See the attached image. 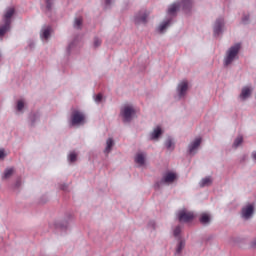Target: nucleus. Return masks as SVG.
<instances>
[{
	"label": "nucleus",
	"instance_id": "f257e3e1",
	"mask_svg": "<svg viewBox=\"0 0 256 256\" xmlns=\"http://www.w3.org/2000/svg\"><path fill=\"white\" fill-rule=\"evenodd\" d=\"M16 10L13 7H10L6 10L2 17L3 24L0 25V39L4 35H7L11 31V24L13 23V17H15Z\"/></svg>",
	"mask_w": 256,
	"mask_h": 256
},
{
	"label": "nucleus",
	"instance_id": "de8ad7c7",
	"mask_svg": "<svg viewBox=\"0 0 256 256\" xmlns=\"http://www.w3.org/2000/svg\"><path fill=\"white\" fill-rule=\"evenodd\" d=\"M126 5H129V2H127Z\"/></svg>",
	"mask_w": 256,
	"mask_h": 256
},
{
	"label": "nucleus",
	"instance_id": "f704fd0d",
	"mask_svg": "<svg viewBox=\"0 0 256 256\" xmlns=\"http://www.w3.org/2000/svg\"><path fill=\"white\" fill-rule=\"evenodd\" d=\"M101 43H102V41L99 39V37L94 38L93 45H94L95 49H97V47H101Z\"/></svg>",
	"mask_w": 256,
	"mask_h": 256
},
{
	"label": "nucleus",
	"instance_id": "a878e982",
	"mask_svg": "<svg viewBox=\"0 0 256 256\" xmlns=\"http://www.w3.org/2000/svg\"><path fill=\"white\" fill-rule=\"evenodd\" d=\"M183 249H185V240H183V239H181V237H179V242L176 247V255H181V253H183Z\"/></svg>",
	"mask_w": 256,
	"mask_h": 256
},
{
	"label": "nucleus",
	"instance_id": "7ed1b4c3",
	"mask_svg": "<svg viewBox=\"0 0 256 256\" xmlns=\"http://www.w3.org/2000/svg\"><path fill=\"white\" fill-rule=\"evenodd\" d=\"M241 51V43H236L235 45L231 46L227 53L226 57L224 59V65L225 67H229L231 63H233L235 60L239 59V53Z\"/></svg>",
	"mask_w": 256,
	"mask_h": 256
},
{
	"label": "nucleus",
	"instance_id": "ddd939ff",
	"mask_svg": "<svg viewBox=\"0 0 256 256\" xmlns=\"http://www.w3.org/2000/svg\"><path fill=\"white\" fill-rule=\"evenodd\" d=\"M179 11H181V3L175 2V3H173L172 5L169 6V8L167 10V13L171 17H176L177 13H179Z\"/></svg>",
	"mask_w": 256,
	"mask_h": 256
},
{
	"label": "nucleus",
	"instance_id": "f3484780",
	"mask_svg": "<svg viewBox=\"0 0 256 256\" xmlns=\"http://www.w3.org/2000/svg\"><path fill=\"white\" fill-rule=\"evenodd\" d=\"M147 17H149L147 13H138L134 18L135 25L147 24Z\"/></svg>",
	"mask_w": 256,
	"mask_h": 256
},
{
	"label": "nucleus",
	"instance_id": "9b49d317",
	"mask_svg": "<svg viewBox=\"0 0 256 256\" xmlns=\"http://www.w3.org/2000/svg\"><path fill=\"white\" fill-rule=\"evenodd\" d=\"M55 9V0H44L43 12L45 15H51Z\"/></svg>",
	"mask_w": 256,
	"mask_h": 256
},
{
	"label": "nucleus",
	"instance_id": "bb28decb",
	"mask_svg": "<svg viewBox=\"0 0 256 256\" xmlns=\"http://www.w3.org/2000/svg\"><path fill=\"white\" fill-rule=\"evenodd\" d=\"M69 225V221L65 220V221H56L54 222V227L55 229H67Z\"/></svg>",
	"mask_w": 256,
	"mask_h": 256
},
{
	"label": "nucleus",
	"instance_id": "c03bdc74",
	"mask_svg": "<svg viewBox=\"0 0 256 256\" xmlns=\"http://www.w3.org/2000/svg\"><path fill=\"white\" fill-rule=\"evenodd\" d=\"M251 157H252L254 163H256V151H253V152H252Z\"/></svg>",
	"mask_w": 256,
	"mask_h": 256
},
{
	"label": "nucleus",
	"instance_id": "6ab92c4d",
	"mask_svg": "<svg viewBox=\"0 0 256 256\" xmlns=\"http://www.w3.org/2000/svg\"><path fill=\"white\" fill-rule=\"evenodd\" d=\"M251 93H252L251 88L249 87L242 88V91L240 93V99H242V101L249 99V97H251Z\"/></svg>",
	"mask_w": 256,
	"mask_h": 256
},
{
	"label": "nucleus",
	"instance_id": "f8f14e48",
	"mask_svg": "<svg viewBox=\"0 0 256 256\" xmlns=\"http://www.w3.org/2000/svg\"><path fill=\"white\" fill-rule=\"evenodd\" d=\"M163 133H165V131H163V128H161V126H157L150 134V141H159V139H161V137L163 136Z\"/></svg>",
	"mask_w": 256,
	"mask_h": 256
},
{
	"label": "nucleus",
	"instance_id": "58836bf2",
	"mask_svg": "<svg viewBox=\"0 0 256 256\" xmlns=\"http://www.w3.org/2000/svg\"><path fill=\"white\" fill-rule=\"evenodd\" d=\"M247 157H248L247 154H244L240 159V163H245V161H247Z\"/></svg>",
	"mask_w": 256,
	"mask_h": 256
},
{
	"label": "nucleus",
	"instance_id": "a19ab883",
	"mask_svg": "<svg viewBox=\"0 0 256 256\" xmlns=\"http://www.w3.org/2000/svg\"><path fill=\"white\" fill-rule=\"evenodd\" d=\"M28 47H29L30 49H35V42L30 41L29 44H28Z\"/></svg>",
	"mask_w": 256,
	"mask_h": 256
},
{
	"label": "nucleus",
	"instance_id": "e433bc0d",
	"mask_svg": "<svg viewBox=\"0 0 256 256\" xmlns=\"http://www.w3.org/2000/svg\"><path fill=\"white\" fill-rule=\"evenodd\" d=\"M21 187V178H17L14 184V189H20Z\"/></svg>",
	"mask_w": 256,
	"mask_h": 256
},
{
	"label": "nucleus",
	"instance_id": "aec40b11",
	"mask_svg": "<svg viewBox=\"0 0 256 256\" xmlns=\"http://www.w3.org/2000/svg\"><path fill=\"white\" fill-rule=\"evenodd\" d=\"M199 221L202 225H209V223H211V215L208 213H202L200 214Z\"/></svg>",
	"mask_w": 256,
	"mask_h": 256
},
{
	"label": "nucleus",
	"instance_id": "2eb2a0df",
	"mask_svg": "<svg viewBox=\"0 0 256 256\" xmlns=\"http://www.w3.org/2000/svg\"><path fill=\"white\" fill-rule=\"evenodd\" d=\"M179 3L185 13H189L193 9V0H181Z\"/></svg>",
	"mask_w": 256,
	"mask_h": 256
},
{
	"label": "nucleus",
	"instance_id": "f03ea898",
	"mask_svg": "<svg viewBox=\"0 0 256 256\" xmlns=\"http://www.w3.org/2000/svg\"><path fill=\"white\" fill-rule=\"evenodd\" d=\"M177 179H179V176L175 172L168 170L162 175L159 181L155 182L154 189L155 191H159V189L163 188V185H173Z\"/></svg>",
	"mask_w": 256,
	"mask_h": 256
},
{
	"label": "nucleus",
	"instance_id": "cd10ccee",
	"mask_svg": "<svg viewBox=\"0 0 256 256\" xmlns=\"http://www.w3.org/2000/svg\"><path fill=\"white\" fill-rule=\"evenodd\" d=\"M15 173V169L8 168L4 171V174L2 176V179H11L13 177V174Z\"/></svg>",
	"mask_w": 256,
	"mask_h": 256
},
{
	"label": "nucleus",
	"instance_id": "20e7f679",
	"mask_svg": "<svg viewBox=\"0 0 256 256\" xmlns=\"http://www.w3.org/2000/svg\"><path fill=\"white\" fill-rule=\"evenodd\" d=\"M85 114L83 112L72 108V112L70 115V127H79L81 125H85Z\"/></svg>",
	"mask_w": 256,
	"mask_h": 256
},
{
	"label": "nucleus",
	"instance_id": "c9c22d12",
	"mask_svg": "<svg viewBox=\"0 0 256 256\" xmlns=\"http://www.w3.org/2000/svg\"><path fill=\"white\" fill-rule=\"evenodd\" d=\"M181 235V226H176L174 229V237H179Z\"/></svg>",
	"mask_w": 256,
	"mask_h": 256
},
{
	"label": "nucleus",
	"instance_id": "393cba45",
	"mask_svg": "<svg viewBox=\"0 0 256 256\" xmlns=\"http://www.w3.org/2000/svg\"><path fill=\"white\" fill-rule=\"evenodd\" d=\"M135 163L140 165V167H143V165H145V154L143 153L136 154Z\"/></svg>",
	"mask_w": 256,
	"mask_h": 256
},
{
	"label": "nucleus",
	"instance_id": "0eeeda50",
	"mask_svg": "<svg viewBox=\"0 0 256 256\" xmlns=\"http://www.w3.org/2000/svg\"><path fill=\"white\" fill-rule=\"evenodd\" d=\"M202 142L203 139L201 137L195 138V140L188 145V155H196Z\"/></svg>",
	"mask_w": 256,
	"mask_h": 256
},
{
	"label": "nucleus",
	"instance_id": "37998d69",
	"mask_svg": "<svg viewBox=\"0 0 256 256\" xmlns=\"http://www.w3.org/2000/svg\"><path fill=\"white\" fill-rule=\"evenodd\" d=\"M48 199L47 196H43L42 199L40 200V203H47Z\"/></svg>",
	"mask_w": 256,
	"mask_h": 256
},
{
	"label": "nucleus",
	"instance_id": "2f4dec72",
	"mask_svg": "<svg viewBox=\"0 0 256 256\" xmlns=\"http://www.w3.org/2000/svg\"><path fill=\"white\" fill-rule=\"evenodd\" d=\"M77 157H78V155L76 154L75 151L70 152V154L68 155V161L70 163H75V161H77Z\"/></svg>",
	"mask_w": 256,
	"mask_h": 256
},
{
	"label": "nucleus",
	"instance_id": "49530a36",
	"mask_svg": "<svg viewBox=\"0 0 256 256\" xmlns=\"http://www.w3.org/2000/svg\"><path fill=\"white\" fill-rule=\"evenodd\" d=\"M66 219H67L68 221H71V219H73V214H67V215H66Z\"/></svg>",
	"mask_w": 256,
	"mask_h": 256
},
{
	"label": "nucleus",
	"instance_id": "5701e85b",
	"mask_svg": "<svg viewBox=\"0 0 256 256\" xmlns=\"http://www.w3.org/2000/svg\"><path fill=\"white\" fill-rule=\"evenodd\" d=\"M75 47H77V37H75L67 46L66 48V54L71 55V51H73V49H75Z\"/></svg>",
	"mask_w": 256,
	"mask_h": 256
},
{
	"label": "nucleus",
	"instance_id": "c756f323",
	"mask_svg": "<svg viewBox=\"0 0 256 256\" xmlns=\"http://www.w3.org/2000/svg\"><path fill=\"white\" fill-rule=\"evenodd\" d=\"M23 109H25V100L20 99L16 102V110L21 112V111H23Z\"/></svg>",
	"mask_w": 256,
	"mask_h": 256
},
{
	"label": "nucleus",
	"instance_id": "6e6552de",
	"mask_svg": "<svg viewBox=\"0 0 256 256\" xmlns=\"http://www.w3.org/2000/svg\"><path fill=\"white\" fill-rule=\"evenodd\" d=\"M223 27H225V19L217 18L213 26L214 37H219L223 33Z\"/></svg>",
	"mask_w": 256,
	"mask_h": 256
},
{
	"label": "nucleus",
	"instance_id": "4be33fe9",
	"mask_svg": "<svg viewBox=\"0 0 256 256\" xmlns=\"http://www.w3.org/2000/svg\"><path fill=\"white\" fill-rule=\"evenodd\" d=\"M211 185H213V179L211 176L203 178L199 183L200 187H211Z\"/></svg>",
	"mask_w": 256,
	"mask_h": 256
},
{
	"label": "nucleus",
	"instance_id": "473e14b6",
	"mask_svg": "<svg viewBox=\"0 0 256 256\" xmlns=\"http://www.w3.org/2000/svg\"><path fill=\"white\" fill-rule=\"evenodd\" d=\"M94 100L96 103H102L103 102V94L98 93L94 95Z\"/></svg>",
	"mask_w": 256,
	"mask_h": 256
},
{
	"label": "nucleus",
	"instance_id": "c85d7f7f",
	"mask_svg": "<svg viewBox=\"0 0 256 256\" xmlns=\"http://www.w3.org/2000/svg\"><path fill=\"white\" fill-rule=\"evenodd\" d=\"M83 28V18L78 17L74 20V29L81 30Z\"/></svg>",
	"mask_w": 256,
	"mask_h": 256
},
{
	"label": "nucleus",
	"instance_id": "4c0bfd02",
	"mask_svg": "<svg viewBox=\"0 0 256 256\" xmlns=\"http://www.w3.org/2000/svg\"><path fill=\"white\" fill-rule=\"evenodd\" d=\"M7 157V153H5V149H0V159H5Z\"/></svg>",
	"mask_w": 256,
	"mask_h": 256
},
{
	"label": "nucleus",
	"instance_id": "a211bd4d",
	"mask_svg": "<svg viewBox=\"0 0 256 256\" xmlns=\"http://www.w3.org/2000/svg\"><path fill=\"white\" fill-rule=\"evenodd\" d=\"M173 24V18H168L164 22H162L158 28L159 33H163L164 31H167L169 27Z\"/></svg>",
	"mask_w": 256,
	"mask_h": 256
},
{
	"label": "nucleus",
	"instance_id": "b1692460",
	"mask_svg": "<svg viewBox=\"0 0 256 256\" xmlns=\"http://www.w3.org/2000/svg\"><path fill=\"white\" fill-rule=\"evenodd\" d=\"M165 147L168 151H175V142L173 138L168 137L165 141Z\"/></svg>",
	"mask_w": 256,
	"mask_h": 256
},
{
	"label": "nucleus",
	"instance_id": "9d476101",
	"mask_svg": "<svg viewBox=\"0 0 256 256\" xmlns=\"http://www.w3.org/2000/svg\"><path fill=\"white\" fill-rule=\"evenodd\" d=\"M187 91H189V82L188 81H182L180 84H178L177 92L178 96L185 97L187 95Z\"/></svg>",
	"mask_w": 256,
	"mask_h": 256
},
{
	"label": "nucleus",
	"instance_id": "412c9836",
	"mask_svg": "<svg viewBox=\"0 0 256 256\" xmlns=\"http://www.w3.org/2000/svg\"><path fill=\"white\" fill-rule=\"evenodd\" d=\"M113 147H115V140H113V138H108L104 153H111V151H113Z\"/></svg>",
	"mask_w": 256,
	"mask_h": 256
},
{
	"label": "nucleus",
	"instance_id": "39448f33",
	"mask_svg": "<svg viewBox=\"0 0 256 256\" xmlns=\"http://www.w3.org/2000/svg\"><path fill=\"white\" fill-rule=\"evenodd\" d=\"M136 111L133 106H125L121 110V115L123 119V123H131L133 121V116L135 115Z\"/></svg>",
	"mask_w": 256,
	"mask_h": 256
},
{
	"label": "nucleus",
	"instance_id": "4468645a",
	"mask_svg": "<svg viewBox=\"0 0 256 256\" xmlns=\"http://www.w3.org/2000/svg\"><path fill=\"white\" fill-rule=\"evenodd\" d=\"M51 33H53V28L51 26H46L42 28L40 33L42 41H49V39L51 38Z\"/></svg>",
	"mask_w": 256,
	"mask_h": 256
},
{
	"label": "nucleus",
	"instance_id": "a18cd8bd",
	"mask_svg": "<svg viewBox=\"0 0 256 256\" xmlns=\"http://www.w3.org/2000/svg\"><path fill=\"white\" fill-rule=\"evenodd\" d=\"M251 247L256 249V238L251 242Z\"/></svg>",
	"mask_w": 256,
	"mask_h": 256
},
{
	"label": "nucleus",
	"instance_id": "7c9ffc66",
	"mask_svg": "<svg viewBox=\"0 0 256 256\" xmlns=\"http://www.w3.org/2000/svg\"><path fill=\"white\" fill-rule=\"evenodd\" d=\"M243 144V136H238L235 140H234V142H233V144H232V147L234 148V149H237V147H239L240 145H242Z\"/></svg>",
	"mask_w": 256,
	"mask_h": 256
},
{
	"label": "nucleus",
	"instance_id": "423d86ee",
	"mask_svg": "<svg viewBox=\"0 0 256 256\" xmlns=\"http://www.w3.org/2000/svg\"><path fill=\"white\" fill-rule=\"evenodd\" d=\"M195 219V214L187 210H180L178 212V221L180 223H191Z\"/></svg>",
	"mask_w": 256,
	"mask_h": 256
},
{
	"label": "nucleus",
	"instance_id": "79ce46f5",
	"mask_svg": "<svg viewBox=\"0 0 256 256\" xmlns=\"http://www.w3.org/2000/svg\"><path fill=\"white\" fill-rule=\"evenodd\" d=\"M67 184H62V185H60V189H61V191H67Z\"/></svg>",
	"mask_w": 256,
	"mask_h": 256
},
{
	"label": "nucleus",
	"instance_id": "72a5a7b5",
	"mask_svg": "<svg viewBox=\"0 0 256 256\" xmlns=\"http://www.w3.org/2000/svg\"><path fill=\"white\" fill-rule=\"evenodd\" d=\"M249 19H250L249 14H247V15L244 14L242 16V23H243V25H249Z\"/></svg>",
	"mask_w": 256,
	"mask_h": 256
},
{
	"label": "nucleus",
	"instance_id": "dca6fc26",
	"mask_svg": "<svg viewBox=\"0 0 256 256\" xmlns=\"http://www.w3.org/2000/svg\"><path fill=\"white\" fill-rule=\"evenodd\" d=\"M41 119V113L39 111L31 112L29 114L30 127H35L37 122Z\"/></svg>",
	"mask_w": 256,
	"mask_h": 256
},
{
	"label": "nucleus",
	"instance_id": "1a4fd4ad",
	"mask_svg": "<svg viewBox=\"0 0 256 256\" xmlns=\"http://www.w3.org/2000/svg\"><path fill=\"white\" fill-rule=\"evenodd\" d=\"M253 213H255V206L253 204H248L242 208V217L244 219H251Z\"/></svg>",
	"mask_w": 256,
	"mask_h": 256
},
{
	"label": "nucleus",
	"instance_id": "ea45409f",
	"mask_svg": "<svg viewBox=\"0 0 256 256\" xmlns=\"http://www.w3.org/2000/svg\"><path fill=\"white\" fill-rule=\"evenodd\" d=\"M111 7V0H105V9Z\"/></svg>",
	"mask_w": 256,
	"mask_h": 256
}]
</instances>
